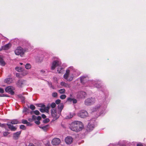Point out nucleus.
I'll use <instances>...</instances> for the list:
<instances>
[{
  "label": "nucleus",
  "instance_id": "f257e3e1",
  "mask_svg": "<svg viewBox=\"0 0 146 146\" xmlns=\"http://www.w3.org/2000/svg\"><path fill=\"white\" fill-rule=\"evenodd\" d=\"M80 72L78 70L72 66H70L66 70V72L63 75V78L67 81L71 82L74 78L80 75Z\"/></svg>",
  "mask_w": 146,
  "mask_h": 146
},
{
  "label": "nucleus",
  "instance_id": "f03ea898",
  "mask_svg": "<svg viewBox=\"0 0 146 146\" xmlns=\"http://www.w3.org/2000/svg\"><path fill=\"white\" fill-rule=\"evenodd\" d=\"M81 82L83 84L87 82L88 86L91 87H95L98 89H100L102 88L101 82L98 80H88V78L87 75H84L81 76L80 78Z\"/></svg>",
  "mask_w": 146,
  "mask_h": 146
},
{
  "label": "nucleus",
  "instance_id": "7ed1b4c3",
  "mask_svg": "<svg viewBox=\"0 0 146 146\" xmlns=\"http://www.w3.org/2000/svg\"><path fill=\"white\" fill-rule=\"evenodd\" d=\"M103 102L97 104L91 110L92 112L98 111L97 112L99 114L97 116V117H98V116L105 113V110L106 108V105L105 104H106L105 102L106 98H103Z\"/></svg>",
  "mask_w": 146,
  "mask_h": 146
},
{
  "label": "nucleus",
  "instance_id": "20e7f679",
  "mask_svg": "<svg viewBox=\"0 0 146 146\" xmlns=\"http://www.w3.org/2000/svg\"><path fill=\"white\" fill-rule=\"evenodd\" d=\"M84 126L81 121H75L72 122L70 125V128L71 130L74 131H79L82 129Z\"/></svg>",
  "mask_w": 146,
  "mask_h": 146
},
{
  "label": "nucleus",
  "instance_id": "39448f33",
  "mask_svg": "<svg viewBox=\"0 0 146 146\" xmlns=\"http://www.w3.org/2000/svg\"><path fill=\"white\" fill-rule=\"evenodd\" d=\"M60 65H61V62L59 59H57L52 62L51 67V69L54 70L56 68H57Z\"/></svg>",
  "mask_w": 146,
  "mask_h": 146
},
{
  "label": "nucleus",
  "instance_id": "423d86ee",
  "mask_svg": "<svg viewBox=\"0 0 146 146\" xmlns=\"http://www.w3.org/2000/svg\"><path fill=\"white\" fill-rule=\"evenodd\" d=\"M95 98L91 97L86 99L84 101V104L86 106H90L94 104L96 102Z\"/></svg>",
  "mask_w": 146,
  "mask_h": 146
},
{
  "label": "nucleus",
  "instance_id": "0eeeda50",
  "mask_svg": "<svg viewBox=\"0 0 146 146\" xmlns=\"http://www.w3.org/2000/svg\"><path fill=\"white\" fill-rule=\"evenodd\" d=\"M26 50L23 49L21 47H18L15 50V54L17 55H20L22 56Z\"/></svg>",
  "mask_w": 146,
  "mask_h": 146
},
{
  "label": "nucleus",
  "instance_id": "6e6552de",
  "mask_svg": "<svg viewBox=\"0 0 146 146\" xmlns=\"http://www.w3.org/2000/svg\"><path fill=\"white\" fill-rule=\"evenodd\" d=\"M93 121L94 122H93V120H91L90 122L88 123L87 128V130L88 131L90 132L92 131L95 127L96 125L95 120H94Z\"/></svg>",
  "mask_w": 146,
  "mask_h": 146
},
{
  "label": "nucleus",
  "instance_id": "1a4fd4ad",
  "mask_svg": "<svg viewBox=\"0 0 146 146\" xmlns=\"http://www.w3.org/2000/svg\"><path fill=\"white\" fill-rule=\"evenodd\" d=\"M51 114L52 117H53V120H55L57 119L60 115L58 111L57 112L56 110L54 108L52 109L51 110Z\"/></svg>",
  "mask_w": 146,
  "mask_h": 146
},
{
  "label": "nucleus",
  "instance_id": "9d476101",
  "mask_svg": "<svg viewBox=\"0 0 146 146\" xmlns=\"http://www.w3.org/2000/svg\"><path fill=\"white\" fill-rule=\"evenodd\" d=\"M77 114L79 117L82 118H85L88 116L87 112L84 110L80 111Z\"/></svg>",
  "mask_w": 146,
  "mask_h": 146
},
{
  "label": "nucleus",
  "instance_id": "9b49d317",
  "mask_svg": "<svg viewBox=\"0 0 146 146\" xmlns=\"http://www.w3.org/2000/svg\"><path fill=\"white\" fill-rule=\"evenodd\" d=\"M0 127H4L5 128L6 125H7L9 129H11V131H15L16 130L17 128L15 127L14 126L12 125L10 123H7L1 124Z\"/></svg>",
  "mask_w": 146,
  "mask_h": 146
},
{
  "label": "nucleus",
  "instance_id": "f8f14e48",
  "mask_svg": "<svg viewBox=\"0 0 146 146\" xmlns=\"http://www.w3.org/2000/svg\"><path fill=\"white\" fill-rule=\"evenodd\" d=\"M15 90V88L12 86H9L5 88V91L7 93H9L11 95H13L14 94V90Z\"/></svg>",
  "mask_w": 146,
  "mask_h": 146
},
{
  "label": "nucleus",
  "instance_id": "ddd939ff",
  "mask_svg": "<svg viewBox=\"0 0 146 146\" xmlns=\"http://www.w3.org/2000/svg\"><path fill=\"white\" fill-rule=\"evenodd\" d=\"M60 139L57 138H54L52 140L51 143L53 145H57L60 143Z\"/></svg>",
  "mask_w": 146,
  "mask_h": 146
},
{
  "label": "nucleus",
  "instance_id": "4468645a",
  "mask_svg": "<svg viewBox=\"0 0 146 146\" xmlns=\"http://www.w3.org/2000/svg\"><path fill=\"white\" fill-rule=\"evenodd\" d=\"M65 141L66 144H70L72 142L73 139L70 136H67L65 138Z\"/></svg>",
  "mask_w": 146,
  "mask_h": 146
},
{
  "label": "nucleus",
  "instance_id": "2eb2a0df",
  "mask_svg": "<svg viewBox=\"0 0 146 146\" xmlns=\"http://www.w3.org/2000/svg\"><path fill=\"white\" fill-rule=\"evenodd\" d=\"M86 94L85 92L83 91H80L78 93L77 96L78 98H84L86 96Z\"/></svg>",
  "mask_w": 146,
  "mask_h": 146
},
{
  "label": "nucleus",
  "instance_id": "dca6fc26",
  "mask_svg": "<svg viewBox=\"0 0 146 146\" xmlns=\"http://www.w3.org/2000/svg\"><path fill=\"white\" fill-rule=\"evenodd\" d=\"M11 44L10 43H9L5 45L4 46H2L0 48V51L3 50H7L9 49L11 47Z\"/></svg>",
  "mask_w": 146,
  "mask_h": 146
},
{
  "label": "nucleus",
  "instance_id": "f3484780",
  "mask_svg": "<svg viewBox=\"0 0 146 146\" xmlns=\"http://www.w3.org/2000/svg\"><path fill=\"white\" fill-rule=\"evenodd\" d=\"M26 81L23 80H19L17 83V85L18 87H21L25 83Z\"/></svg>",
  "mask_w": 146,
  "mask_h": 146
},
{
  "label": "nucleus",
  "instance_id": "a211bd4d",
  "mask_svg": "<svg viewBox=\"0 0 146 146\" xmlns=\"http://www.w3.org/2000/svg\"><path fill=\"white\" fill-rule=\"evenodd\" d=\"M43 108H40V111L42 113L45 112L48 113L49 112V106L45 107V106L43 107Z\"/></svg>",
  "mask_w": 146,
  "mask_h": 146
},
{
  "label": "nucleus",
  "instance_id": "6ab92c4d",
  "mask_svg": "<svg viewBox=\"0 0 146 146\" xmlns=\"http://www.w3.org/2000/svg\"><path fill=\"white\" fill-rule=\"evenodd\" d=\"M14 81V79L12 78H8L5 79L4 80V82L5 83L9 84L13 83Z\"/></svg>",
  "mask_w": 146,
  "mask_h": 146
},
{
  "label": "nucleus",
  "instance_id": "aec40b11",
  "mask_svg": "<svg viewBox=\"0 0 146 146\" xmlns=\"http://www.w3.org/2000/svg\"><path fill=\"white\" fill-rule=\"evenodd\" d=\"M21 132L19 131L14 133L13 135V137L15 139H17L21 133Z\"/></svg>",
  "mask_w": 146,
  "mask_h": 146
},
{
  "label": "nucleus",
  "instance_id": "412c9836",
  "mask_svg": "<svg viewBox=\"0 0 146 146\" xmlns=\"http://www.w3.org/2000/svg\"><path fill=\"white\" fill-rule=\"evenodd\" d=\"M60 85L65 88H70L71 87L70 84L66 83L64 82H62L60 83Z\"/></svg>",
  "mask_w": 146,
  "mask_h": 146
},
{
  "label": "nucleus",
  "instance_id": "4be33fe9",
  "mask_svg": "<svg viewBox=\"0 0 146 146\" xmlns=\"http://www.w3.org/2000/svg\"><path fill=\"white\" fill-rule=\"evenodd\" d=\"M57 68V71L59 73H62L64 70V68L61 65L59 67H58Z\"/></svg>",
  "mask_w": 146,
  "mask_h": 146
},
{
  "label": "nucleus",
  "instance_id": "5701e85b",
  "mask_svg": "<svg viewBox=\"0 0 146 146\" xmlns=\"http://www.w3.org/2000/svg\"><path fill=\"white\" fill-rule=\"evenodd\" d=\"M63 108V105L62 104H60L58 105V108L59 110L58 111L59 112V113L61 114V111Z\"/></svg>",
  "mask_w": 146,
  "mask_h": 146
},
{
  "label": "nucleus",
  "instance_id": "b1692460",
  "mask_svg": "<svg viewBox=\"0 0 146 146\" xmlns=\"http://www.w3.org/2000/svg\"><path fill=\"white\" fill-rule=\"evenodd\" d=\"M23 112L25 113V114H27L29 113V109L26 107H25L24 108Z\"/></svg>",
  "mask_w": 146,
  "mask_h": 146
},
{
  "label": "nucleus",
  "instance_id": "393cba45",
  "mask_svg": "<svg viewBox=\"0 0 146 146\" xmlns=\"http://www.w3.org/2000/svg\"><path fill=\"white\" fill-rule=\"evenodd\" d=\"M48 125L46 126H39V127L42 129L44 131H46L48 129Z\"/></svg>",
  "mask_w": 146,
  "mask_h": 146
},
{
  "label": "nucleus",
  "instance_id": "a878e982",
  "mask_svg": "<svg viewBox=\"0 0 146 146\" xmlns=\"http://www.w3.org/2000/svg\"><path fill=\"white\" fill-rule=\"evenodd\" d=\"M21 72V75L22 76H25L27 75L28 74V72L27 71L25 70H24L23 69V71Z\"/></svg>",
  "mask_w": 146,
  "mask_h": 146
},
{
  "label": "nucleus",
  "instance_id": "bb28decb",
  "mask_svg": "<svg viewBox=\"0 0 146 146\" xmlns=\"http://www.w3.org/2000/svg\"><path fill=\"white\" fill-rule=\"evenodd\" d=\"M23 69L20 67H17L15 68V70L19 72H20L23 71Z\"/></svg>",
  "mask_w": 146,
  "mask_h": 146
},
{
  "label": "nucleus",
  "instance_id": "cd10ccee",
  "mask_svg": "<svg viewBox=\"0 0 146 146\" xmlns=\"http://www.w3.org/2000/svg\"><path fill=\"white\" fill-rule=\"evenodd\" d=\"M19 97L20 98L21 101L22 103H25V98L23 96L21 95H19Z\"/></svg>",
  "mask_w": 146,
  "mask_h": 146
},
{
  "label": "nucleus",
  "instance_id": "c85d7f7f",
  "mask_svg": "<svg viewBox=\"0 0 146 146\" xmlns=\"http://www.w3.org/2000/svg\"><path fill=\"white\" fill-rule=\"evenodd\" d=\"M8 123H10L11 124H16L18 123V121L17 120H14L12 121L11 122H9Z\"/></svg>",
  "mask_w": 146,
  "mask_h": 146
},
{
  "label": "nucleus",
  "instance_id": "c756f323",
  "mask_svg": "<svg viewBox=\"0 0 146 146\" xmlns=\"http://www.w3.org/2000/svg\"><path fill=\"white\" fill-rule=\"evenodd\" d=\"M74 115V114L73 113H70V114L67 115L66 117V118L67 119H69L72 118Z\"/></svg>",
  "mask_w": 146,
  "mask_h": 146
},
{
  "label": "nucleus",
  "instance_id": "7c9ffc66",
  "mask_svg": "<svg viewBox=\"0 0 146 146\" xmlns=\"http://www.w3.org/2000/svg\"><path fill=\"white\" fill-rule=\"evenodd\" d=\"M66 92V90L64 89H62L60 90H58V92L60 94H63L65 93Z\"/></svg>",
  "mask_w": 146,
  "mask_h": 146
},
{
  "label": "nucleus",
  "instance_id": "2f4dec72",
  "mask_svg": "<svg viewBox=\"0 0 146 146\" xmlns=\"http://www.w3.org/2000/svg\"><path fill=\"white\" fill-rule=\"evenodd\" d=\"M31 65L29 63H27L25 65V68L26 69H29L31 68Z\"/></svg>",
  "mask_w": 146,
  "mask_h": 146
},
{
  "label": "nucleus",
  "instance_id": "473e14b6",
  "mask_svg": "<svg viewBox=\"0 0 146 146\" xmlns=\"http://www.w3.org/2000/svg\"><path fill=\"white\" fill-rule=\"evenodd\" d=\"M5 63L3 60L2 59H0V65L4 66L5 65Z\"/></svg>",
  "mask_w": 146,
  "mask_h": 146
},
{
  "label": "nucleus",
  "instance_id": "72a5a7b5",
  "mask_svg": "<svg viewBox=\"0 0 146 146\" xmlns=\"http://www.w3.org/2000/svg\"><path fill=\"white\" fill-rule=\"evenodd\" d=\"M66 96L64 94L61 95L60 96V98L61 99L63 100L65 99L66 98Z\"/></svg>",
  "mask_w": 146,
  "mask_h": 146
},
{
  "label": "nucleus",
  "instance_id": "f704fd0d",
  "mask_svg": "<svg viewBox=\"0 0 146 146\" xmlns=\"http://www.w3.org/2000/svg\"><path fill=\"white\" fill-rule=\"evenodd\" d=\"M16 76L17 77L19 78H21L22 77V76L21 75V73H16Z\"/></svg>",
  "mask_w": 146,
  "mask_h": 146
},
{
  "label": "nucleus",
  "instance_id": "c9c22d12",
  "mask_svg": "<svg viewBox=\"0 0 146 146\" xmlns=\"http://www.w3.org/2000/svg\"><path fill=\"white\" fill-rule=\"evenodd\" d=\"M22 122L24 124H26L27 123H29V122H28V121L26 120L25 119H23L22 120Z\"/></svg>",
  "mask_w": 146,
  "mask_h": 146
},
{
  "label": "nucleus",
  "instance_id": "e433bc0d",
  "mask_svg": "<svg viewBox=\"0 0 146 146\" xmlns=\"http://www.w3.org/2000/svg\"><path fill=\"white\" fill-rule=\"evenodd\" d=\"M56 104L54 103H52L50 104L51 107L53 108L52 109L54 108L55 107Z\"/></svg>",
  "mask_w": 146,
  "mask_h": 146
},
{
  "label": "nucleus",
  "instance_id": "4c0bfd02",
  "mask_svg": "<svg viewBox=\"0 0 146 146\" xmlns=\"http://www.w3.org/2000/svg\"><path fill=\"white\" fill-rule=\"evenodd\" d=\"M30 108L32 110H34L35 109V107L34 105H31L30 106Z\"/></svg>",
  "mask_w": 146,
  "mask_h": 146
},
{
  "label": "nucleus",
  "instance_id": "58836bf2",
  "mask_svg": "<svg viewBox=\"0 0 146 146\" xmlns=\"http://www.w3.org/2000/svg\"><path fill=\"white\" fill-rule=\"evenodd\" d=\"M34 113L36 115H38L39 114L40 112L39 111L37 110H36L33 111Z\"/></svg>",
  "mask_w": 146,
  "mask_h": 146
},
{
  "label": "nucleus",
  "instance_id": "ea45409f",
  "mask_svg": "<svg viewBox=\"0 0 146 146\" xmlns=\"http://www.w3.org/2000/svg\"><path fill=\"white\" fill-rule=\"evenodd\" d=\"M38 107H44L45 106L44 104H37Z\"/></svg>",
  "mask_w": 146,
  "mask_h": 146
},
{
  "label": "nucleus",
  "instance_id": "a19ab883",
  "mask_svg": "<svg viewBox=\"0 0 146 146\" xmlns=\"http://www.w3.org/2000/svg\"><path fill=\"white\" fill-rule=\"evenodd\" d=\"M52 95L53 97H55L57 96V94L56 92H53L52 93Z\"/></svg>",
  "mask_w": 146,
  "mask_h": 146
},
{
  "label": "nucleus",
  "instance_id": "79ce46f5",
  "mask_svg": "<svg viewBox=\"0 0 146 146\" xmlns=\"http://www.w3.org/2000/svg\"><path fill=\"white\" fill-rule=\"evenodd\" d=\"M49 119H45L43 121V122L44 123H48V122H49Z\"/></svg>",
  "mask_w": 146,
  "mask_h": 146
},
{
  "label": "nucleus",
  "instance_id": "37998d69",
  "mask_svg": "<svg viewBox=\"0 0 146 146\" xmlns=\"http://www.w3.org/2000/svg\"><path fill=\"white\" fill-rule=\"evenodd\" d=\"M61 100H60L58 99L56 100L55 101V103L56 104H59Z\"/></svg>",
  "mask_w": 146,
  "mask_h": 146
},
{
  "label": "nucleus",
  "instance_id": "c03bdc74",
  "mask_svg": "<svg viewBox=\"0 0 146 146\" xmlns=\"http://www.w3.org/2000/svg\"><path fill=\"white\" fill-rule=\"evenodd\" d=\"M9 134V132H3V135L4 136H6L8 135Z\"/></svg>",
  "mask_w": 146,
  "mask_h": 146
},
{
  "label": "nucleus",
  "instance_id": "a18cd8bd",
  "mask_svg": "<svg viewBox=\"0 0 146 146\" xmlns=\"http://www.w3.org/2000/svg\"><path fill=\"white\" fill-rule=\"evenodd\" d=\"M20 128L23 129H25V126L23 125H21L20 126Z\"/></svg>",
  "mask_w": 146,
  "mask_h": 146
},
{
  "label": "nucleus",
  "instance_id": "49530a36",
  "mask_svg": "<svg viewBox=\"0 0 146 146\" xmlns=\"http://www.w3.org/2000/svg\"><path fill=\"white\" fill-rule=\"evenodd\" d=\"M72 102L73 104H76L77 102V101L76 99L73 98V100H72Z\"/></svg>",
  "mask_w": 146,
  "mask_h": 146
},
{
  "label": "nucleus",
  "instance_id": "de8ad7c7",
  "mask_svg": "<svg viewBox=\"0 0 146 146\" xmlns=\"http://www.w3.org/2000/svg\"><path fill=\"white\" fill-rule=\"evenodd\" d=\"M4 90L3 88H0V93H4Z\"/></svg>",
  "mask_w": 146,
  "mask_h": 146
},
{
  "label": "nucleus",
  "instance_id": "09e8293b",
  "mask_svg": "<svg viewBox=\"0 0 146 146\" xmlns=\"http://www.w3.org/2000/svg\"><path fill=\"white\" fill-rule=\"evenodd\" d=\"M32 118L33 119V120H35L36 119V117L35 115H33L32 116Z\"/></svg>",
  "mask_w": 146,
  "mask_h": 146
},
{
  "label": "nucleus",
  "instance_id": "8fccbe9b",
  "mask_svg": "<svg viewBox=\"0 0 146 146\" xmlns=\"http://www.w3.org/2000/svg\"><path fill=\"white\" fill-rule=\"evenodd\" d=\"M73 100V98H68L67 99V100L69 101L70 102L72 101V100Z\"/></svg>",
  "mask_w": 146,
  "mask_h": 146
},
{
  "label": "nucleus",
  "instance_id": "3c124183",
  "mask_svg": "<svg viewBox=\"0 0 146 146\" xmlns=\"http://www.w3.org/2000/svg\"><path fill=\"white\" fill-rule=\"evenodd\" d=\"M137 146H143V145L142 143H139L137 144Z\"/></svg>",
  "mask_w": 146,
  "mask_h": 146
},
{
  "label": "nucleus",
  "instance_id": "603ef678",
  "mask_svg": "<svg viewBox=\"0 0 146 146\" xmlns=\"http://www.w3.org/2000/svg\"><path fill=\"white\" fill-rule=\"evenodd\" d=\"M35 122L36 124L37 125H39L40 123V122L39 120H38L37 121H35Z\"/></svg>",
  "mask_w": 146,
  "mask_h": 146
},
{
  "label": "nucleus",
  "instance_id": "864d4df0",
  "mask_svg": "<svg viewBox=\"0 0 146 146\" xmlns=\"http://www.w3.org/2000/svg\"><path fill=\"white\" fill-rule=\"evenodd\" d=\"M41 118L40 116H38L36 118V119L37 120H38L39 121L41 119Z\"/></svg>",
  "mask_w": 146,
  "mask_h": 146
},
{
  "label": "nucleus",
  "instance_id": "5fc2aeb1",
  "mask_svg": "<svg viewBox=\"0 0 146 146\" xmlns=\"http://www.w3.org/2000/svg\"><path fill=\"white\" fill-rule=\"evenodd\" d=\"M42 117L44 119V118H45L46 117V116L44 114H42Z\"/></svg>",
  "mask_w": 146,
  "mask_h": 146
},
{
  "label": "nucleus",
  "instance_id": "6e6d98bb",
  "mask_svg": "<svg viewBox=\"0 0 146 146\" xmlns=\"http://www.w3.org/2000/svg\"><path fill=\"white\" fill-rule=\"evenodd\" d=\"M28 121H30V122H31L33 121V120L32 118V119H31V118H29V119H28Z\"/></svg>",
  "mask_w": 146,
  "mask_h": 146
},
{
  "label": "nucleus",
  "instance_id": "4d7b16f0",
  "mask_svg": "<svg viewBox=\"0 0 146 146\" xmlns=\"http://www.w3.org/2000/svg\"><path fill=\"white\" fill-rule=\"evenodd\" d=\"M45 146H50V144L49 142H48L46 144Z\"/></svg>",
  "mask_w": 146,
  "mask_h": 146
},
{
  "label": "nucleus",
  "instance_id": "13d9d810",
  "mask_svg": "<svg viewBox=\"0 0 146 146\" xmlns=\"http://www.w3.org/2000/svg\"><path fill=\"white\" fill-rule=\"evenodd\" d=\"M45 72V71L44 70H41V72L42 73H44Z\"/></svg>",
  "mask_w": 146,
  "mask_h": 146
},
{
  "label": "nucleus",
  "instance_id": "bf43d9fd",
  "mask_svg": "<svg viewBox=\"0 0 146 146\" xmlns=\"http://www.w3.org/2000/svg\"><path fill=\"white\" fill-rule=\"evenodd\" d=\"M28 146H35L32 143H30L29 144Z\"/></svg>",
  "mask_w": 146,
  "mask_h": 146
},
{
  "label": "nucleus",
  "instance_id": "052dcab7",
  "mask_svg": "<svg viewBox=\"0 0 146 146\" xmlns=\"http://www.w3.org/2000/svg\"><path fill=\"white\" fill-rule=\"evenodd\" d=\"M29 123H27V124H27V125H28V126L31 125V123H30V122H29Z\"/></svg>",
  "mask_w": 146,
  "mask_h": 146
},
{
  "label": "nucleus",
  "instance_id": "680f3d73",
  "mask_svg": "<svg viewBox=\"0 0 146 146\" xmlns=\"http://www.w3.org/2000/svg\"><path fill=\"white\" fill-rule=\"evenodd\" d=\"M42 58H39V59H38V61H41L42 60Z\"/></svg>",
  "mask_w": 146,
  "mask_h": 146
},
{
  "label": "nucleus",
  "instance_id": "e2e57ef3",
  "mask_svg": "<svg viewBox=\"0 0 146 146\" xmlns=\"http://www.w3.org/2000/svg\"><path fill=\"white\" fill-rule=\"evenodd\" d=\"M51 86H50V87H51V88H52V89H54V86H53L52 85V84H51Z\"/></svg>",
  "mask_w": 146,
  "mask_h": 146
},
{
  "label": "nucleus",
  "instance_id": "0e129e2a",
  "mask_svg": "<svg viewBox=\"0 0 146 146\" xmlns=\"http://www.w3.org/2000/svg\"><path fill=\"white\" fill-rule=\"evenodd\" d=\"M5 96L4 94H3V95H0V96L1 97H3V96Z\"/></svg>",
  "mask_w": 146,
  "mask_h": 146
},
{
  "label": "nucleus",
  "instance_id": "69168bd1",
  "mask_svg": "<svg viewBox=\"0 0 146 146\" xmlns=\"http://www.w3.org/2000/svg\"><path fill=\"white\" fill-rule=\"evenodd\" d=\"M33 111H31L30 112V113L31 114H33Z\"/></svg>",
  "mask_w": 146,
  "mask_h": 146
},
{
  "label": "nucleus",
  "instance_id": "338daca9",
  "mask_svg": "<svg viewBox=\"0 0 146 146\" xmlns=\"http://www.w3.org/2000/svg\"><path fill=\"white\" fill-rule=\"evenodd\" d=\"M20 64L21 65H22L23 64V63H20Z\"/></svg>",
  "mask_w": 146,
  "mask_h": 146
}]
</instances>
